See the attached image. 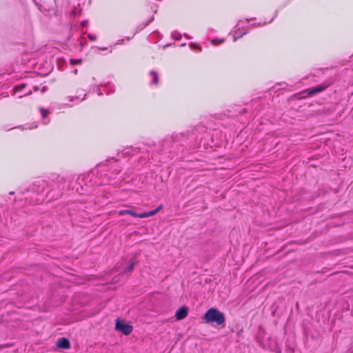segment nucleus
Listing matches in <instances>:
<instances>
[{"instance_id":"22","label":"nucleus","mask_w":353,"mask_h":353,"mask_svg":"<svg viewBox=\"0 0 353 353\" xmlns=\"http://www.w3.org/2000/svg\"><path fill=\"white\" fill-rule=\"evenodd\" d=\"M88 21H86V20L83 21L81 22V26H82L83 27H87V26H88Z\"/></svg>"},{"instance_id":"12","label":"nucleus","mask_w":353,"mask_h":353,"mask_svg":"<svg viewBox=\"0 0 353 353\" xmlns=\"http://www.w3.org/2000/svg\"><path fill=\"white\" fill-rule=\"evenodd\" d=\"M324 89H325V87H323V86H317L316 88H312L310 90V94L318 93V92L323 91Z\"/></svg>"},{"instance_id":"25","label":"nucleus","mask_w":353,"mask_h":353,"mask_svg":"<svg viewBox=\"0 0 353 353\" xmlns=\"http://www.w3.org/2000/svg\"><path fill=\"white\" fill-rule=\"evenodd\" d=\"M33 90H34V91H37L39 90V88L37 86H34Z\"/></svg>"},{"instance_id":"11","label":"nucleus","mask_w":353,"mask_h":353,"mask_svg":"<svg viewBox=\"0 0 353 353\" xmlns=\"http://www.w3.org/2000/svg\"><path fill=\"white\" fill-rule=\"evenodd\" d=\"M57 346L63 349H68L70 347V342L66 338H61L58 341Z\"/></svg>"},{"instance_id":"3","label":"nucleus","mask_w":353,"mask_h":353,"mask_svg":"<svg viewBox=\"0 0 353 353\" xmlns=\"http://www.w3.org/2000/svg\"><path fill=\"white\" fill-rule=\"evenodd\" d=\"M163 208V205H160L157 208L153 210H150L149 212H143V213H137L136 212L132 210H121L118 212L119 215L123 216L125 214L130 215L133 217L137 218H146L156 214Z\"/></svg>"},{"instance_id":"14","label":"nucleus","mask_w":353,"mask_h":353,"mask_svg":"<svg viewBox=\"0 0 353 353\" xmlns=\"http://www.w3.org/2000/svg\"><path fill=\"white\" fill-rule=\"evenodd\" d=\"M189 47L192 49V50H195V49H197L199 50V51H201L202 48H201V46L199 44H195V43H191L189 44Z\"/></svg>"},{"instance_id":"8","label":"nucleus","mask_w":353,"mask_h":353,"mask_svg":"<svg viewBox=\"0 0 353 353\" xmlns=\"http://www.w3.org/2000/svg\"><path fill=\"white\" fill-rule=\"evenodd\" d=\"M188 314V309L185 306L181 307L176 312L175 317L177 320L185 319Z\"/></svg>"},{"instance_id":"29","label":"nucleus","mask_w":353,"mask_h":353,"mask_svg":"<svg viewBox=\"0 0 353 353\" xmlns=\"http://www.w3.org/2000/svg\"><path fill=\"white\" fill-rule=\"evenodd\" d=\"M122 41H123V40L119 41V44H121V43H122Z\"/></svg>"},{"instance_id":"2","label":"nucleus","mask_w":353,"mask_h":353,"mask_svg":"<svg viewBox=\"0 0 353 353\" xmlns=\"http://www.w3.org/2000/svg\"><path fill=\"white\" fill-rule=\"evenodd\" d=\"M203 320L208 323H215L217 325H221L225 323V316L219 310L212 307L205 312Z\"/></svg>"},{"instance_id":"27","label":"nucleus","mask_w":353,"mask_h":353,"mask_svg":"<svg viewBox=\"0 0 353 353\" xmlns=\"http://www.w3.org/2000/svg\"><path fill=\"white\" fill-rule=\"evenodd\" d=\"M77 72H78V71H77V69L74 70V71H73V72H74V74H77Z\"/></svg>"},{"instance_id":"28","label":"nucleus","mask_w":353,"mask_h":353,"mask_svg":"<svg viewBox=\"0 0 353 353\" xmlns=\"http://www.w3.org/2000/svg\"><path fill=\"white\" fill-rule=\"evenodd\" d=\"M86 95H87V94H84V97H83V98H82V99H81V101H83V100H85V97H86Z\"/></svg>"},{"instance_id":"13","label":"nucleus","mask_w":353,"mask_h":353,"mask_svg":"<svg viewBox=\"0 0 353 353\" xmlns=\"http://www.w3.org/2000/svg\"><path fill=\"white\" fill-rule=\"evenodd\" d=\"M172 37L174 40H179L181 38V34L179 32L174 31L172 33Z\"/></svg>"},{"instance_id":"23","label":"nucleus","mask_w":353,"mask_h":353,"mask_svg":"<svg viewBox=\"0 0 353 353\" xmlns=\"http://www.w3.org/2000/svg\"><path fill=\"white\" fill-rule=\"evenodd\" d=\"M95 92L98 94V95H102L103 92L101 90V89L99 88V87L97 88V90Z\"/></svg>"},{"instance_id":"7","label":"nucleus","mask_w":353,"mask_h":353,"mask_svg":"<svg viewBox=\"0 0 353 353\" xmlns=\"http://www.w3.org/2000/svg\"><path fill=\"white\" fill-rule=\"evenodd\" d=\"M243 21H239L236 26L234 28V34H233V41H236L238 39L242 37L244 34L247 33V31L245 30L241 32V30H244L245 28L243 26Z\"/></svg>"},{"instance_id":"19","label":"nucleus","mask_w":353,"mask_h":353,"mask_svg":"<svg viewBox=\"0 0 353 353\" xmlns=\"http://www.w3.org/2000/svg\"><path fill=\"white\" fill-rule=\"evenodd\" d=\"M265 24H266V22H263V23H259L258 25H256V24H251L250 25V28H254V27H257V26H263V25H265Z\"/></svg>"},{"instance_id":"6","label":"nucleus","mask_w":353,"mask_h":353,"mask_svg":"<svg viewBox=\"0 0 353 353\" xmlns=\"http://www.w3.org/2000/svg\"><path fill=\"white\" fill-rule=\"evenodd\" d=\"M26 87L27 84L23 83L15 85L13 88L14 94H18L19 98H22L23 97L31 94L32 92V90H27Z\"/></svg>"},{"instance_id":"9","label":"nucleus","mask_w":353,"mask_h":353,"mask_svg":"<svg viewBox=\"0 0 353 353\" xmlns=\"http://www.w3.org/2000/svg\"><path fill=\"white\" fill-rule=\"evenodd\" d=\"M149 76L151 79V81H150V85L151 86H157L159 84V74L158 73L152 70L150 72Z\"/></svg>"},{"instance_id":"5","label":"nucleus","mask_w":353,"mask_h":353,"mask_svg":"<svg viewBox=\"0 0 353 353\" xmlns=\"http://www.w3.org/2000/svg\"><path fill=\"white\" fill-rule=\"evenodd\" d=\"M115 329L121 332L124 335H129L133 330V327L123 320L117 319Z\"/></svg>"},{"instance_id":"16","label":"nucleus","mask_w":353,"mask_h":353,"mask_svg":"<svg viewBox=\"0 0 353 353\" xmlns=\"http://www.w3.org/2000/svg\"><path fill=\"white\" fill-rule=\"evenodd\" d=\"M82 61L81 59H71L70 60V64L71 65H75V64H79L81 63Z\"/></svg>"},{"instance_id":"30","label":"nucleus","mask_w":353,"mask_h":353,"mask_svg":"<svg viewBox=\"0 0 353 353\" xmlns=\"http://www.w3.org/2000/svg\"><path fill=\"white\" fill-rule=\"evenodd\" d=\"M36 203H39V201L37 200Z\"/></svg>"},{"instance_id":"4","label":"nucleus","mask_w":353,"mask_h":353,"mask_svg":"<svg viewBox=\"0 0 353 353\" xmlns=\"http://www.w3.org/2000/svg\"><path fill=\"white\" fill-rule=\"evenodd\" d=\"M90 179V175L80 176L77 180L76 190L79 194H83L89 191L90 186L86 184V181Z\"/></svg>"},{"instance_id":"20","label":"nucleus","mask_w":353,"mask_h":353,"mask_svg":"<svg viewBox=\"0 0 353 353\" xmlns=\"http://www.w3.org/2000/svg\"><path fill=\"white\" fill-rule=\"evenodd\" d=\"M86 41H85V39L81 37L80 38V45L81 46H83L85 44Z\"/></svg>"},{"instance_id":"26","label":"nucleus","mask_w":353,"mask_h":353,"mask_svg":"<svg viewBox=\"0 0 353 353\" xmlns=\"http://www.w3.org/2000/svg\"><path fill=\"white\" fill-rule=\"evenodd\" d=\"M37 125H34V126H31V127L30 128V129L37 128Z\"/></svg>"},{"instance_id":"21","label":"nucleus","mask_w":353,"mask_h":353,"mask_svg":"<svg viewBox=\"0 0 353 353\" xmlns=\"http://www.w3.org/2000/svg\"><path fill=\"white\" fill-rule=\"evenodd\" d=\"M68 99H69V101L72 102L76 99H78L79 97H69Z\"/></svg>"},{"instance_id":"10","label":"nucleus","mask_w":353,"mask_h":353,"mask_svg":"<svg viewBox=\"0 0 353 353\" xmlns=\"http://www.w3.org/2000/svg\"><path fill=\"white\" fill-rule=\"evenodd\" d=\"M39 111L43 119V123L45 125L48 124L50 122V120L48 119L47 117L50 114V111L48 109H45L43 108H40Z\"/></svg>"},{"instance_id":"17","label":"nucleus","mask_w":353,"mask_h":353,"mask_svg":"<svg viewBox=\"0 0 353 353\" xmlns=\"http://www.w3.org/2000/svg\"><path fill=\"white\" fill-rule=\"evenodd\" d=\"M134 262H132L129 265L128 267L127 268L125 272H132L134 269Z\"/></svg>"},{"instance_id":"1","label":"nucleus","mask_w":353,"mask_h":353,"mask_svg":"<svg viewBox=\"0 0 353 353\" xmlns=\"http://www.w3.org/2000/svg\"><path fill=\"white\" fill-rule=\"evenodd\" d=\"M100 170L103 171H107L106 179H103L102 181L99 183V185H105L106 183H114L115 182L112 183L110 181L111 179H117V175L119 174L121 172V169L118 165V162L114 159H112L108 161V164L100 165L99 166Z\"/></svg>"},{"instance_id":"24","label":"nucleus","mask_w":353,"mask_h":353,"mask_svg":"<svg viewBox=\"0 0 353 353\" xmlns=\"http://www.w3.org/2000/svg\"><path fill=\"white\" fill-rule=\"evenodd\" d=\"M47 90V87L46 86H43L41 89V92H44L46 90Z\"/></svg>"},{"instance_id":"18","label":"nucleus","mask_w":353,"mask_h":353,"mask_svg":"<svg viewBox=\"0 0 353 353\" xmlns=\"http://www.w3.org/2000/svg\"><path fill=\"white\" fill-rule=\"evenodd\" d=\"M88 37L91 41H95L97 39V36L94 34H89Z\"/></svg>"},{"instance_id":"15","label":"nucleus","mask_w":353,"mask_h":353,"mask_svg":"<svg viewBox=\"0 0 353 353\" xmlns=\"http://www.w3.org/2000/svg\"><path fill=\"white\" fill-rule=\"evenodd\" d=\"M224 42V39H214L211 41V43L213 45H219L223 43Z\"/></svg>"}]
</instances>
